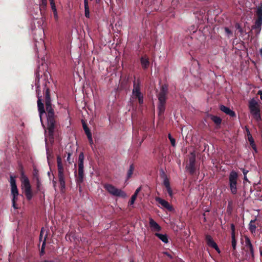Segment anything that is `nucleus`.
I'll list each match as a JSON object with an SVG mask.
<instances>
[{
  "label": "nucleus",
  "mask_w": 262,
  "mask_h": 262,
  "mask_svg": "<svg viewBox=\"0 0 262 262\" xmlns=\"http://www.w3.org/2000/svg\"><path fill=\"white\" fill-rule=\"evenodd\" d=\"M35 181H36L37 190L39 191L41 190V186L40 181L39 179H37V180H35Z\"/></svg>",
  "instance_id": "obj_34"
},
{
  "label": "nucleus",
  "mask_w": 262,
  "mask_h": 262,
  "mask_svg": "<svg viewBox=\"0 0 262 262\" xmlns=\"http://www.w3.org/2000/svg\"><path fill=\"white\" fill-rule=\"evenodd\" d=\"M96 1L97 3H99V2L100 1V0H96Z\"/></svg>",
  "instance_id": "obj_54"
},
{
  "label": "nucleus",
  "mask_w": 262,
  "mask_h": 262,
  "mask_svg": "<svg viewBox=\"0 0 262 262\" xmlns=\"http://www.w3.org/2000/svg\"><path fill=\"white\" fill-rule=\"evenodd\" d=\"M235 28L236 30H238L241 34L243 33V30L239 24H236L235 25Z\"/></svg>",
  "instance_id": "obj_38"
},
{
  "label": "nucleus",
  "mask_w": 262,
  "mask_h": 262,
  "mask_svg": "<svg viewBox=\"0 0 262 262\" xmlns=\"http://www.w3.org/2000/svg\"><path fill=\"white\" fill-rule=\"evenodd\" d=\"M104 187L110 194L114 196L123 198L126 196V194L123 191L116 188L112 184H106Z\"/></svg>",
  "instance_id": "obj_8"
},
{
  "label": "nucleus",
  "mask_w": 262,
  "mask_h": 262,
  "mask_svg": "<svg viewBox=\"0 0 262 262\" xmlns=\"http://www.w3.org/2000/svg\"><path fill=\"white\" fill-rule=\"evenodd\" d=\"M186 168L190 174L193 175L195 173L196 168L195 157L194 155L189 158V163L186 166Z\"/></svg>",
  "instance_id": "obj_11"
},
{
  "label": "nucleus",
  "mask_w": 262,
  "mask_h": 262,
  "mask_svg": "<svg viewBox=\"0 0 262 262\" xmlns=\"http://www.w3.org/2000/svg\"><path fill=\"white\" fill-rule=\"evenodd\" d=\"M257 94H258V95H260V98L261 100H262V91H259L258 92Z\"/></svg>",
  "instance_id": "obj_47"
},
{
  "label": "nucleus",
  "mask_w": 262,
  "mask_h": 262,
  "mask_svg": "<svg viewBox=\"0 0 262 262\" xmlns=\"http://www.w3.org/2000/svg\"><path fill=\"white\" fill-rule=\"evenodd\" d=\"M49 1H50V3H54V0H49Z\"/></svg>",
  "instance_id": "obj_52"
},
{
  "label": "nucleus",
  "mask_w": 262,
  "mask_h": 262,
  "mask_svg": "<svg viewBox=\"0 0 262 262\" xmlns=\"http://www.w3.org/2000/svg\"><path fill=\"white\" fill-rule=\"evenodd\" d=\"M12 195H13V198L12 199L13 207H14V208L17 209V207L16 206V202L17 201L18 194H16V195L12 194Z\"/></svg>",
  "instance_id": "obj_29"
},
{
  "label": "nucleus",
  "mask_w": 262,
  "mask_h": 262,
  "mask_svg": "<svg viewBox=\"0 0 262 262\" xmlns=\"http://www.w3.org/2000/svg\"><path fill=\"white\" fill-rule=\"evenodd\" d=\"M10 184L11 187V194L14 195L18 194V190L16 184L15 177L12 176L10 177Z\"/></svg>",
  "instance_id": "obj_16"
},
{
  "label": "nucleus",
  "mask_w": 262,
  "mask_h": 262,
  "mask_svg": "<svg viewBox=\"0 0 262 262\" xmlns=\"http://www.w3.org/2000/svg\"><path fill=\"white\" fill-rule=\"evenodd\" d=\"M241 170L242 171L244 176H246L247 173L249 172L248 170H246L245 168H241Z\"/></svg>",
  "instance_id": "obj_44"
},
{
  "label": "nucleus",
  "mask_w": 262,
  "mask_h": 262,
  "mask_svg": "<svg viewBox=\"0 0 262 262\" xmlns=\"http://www.w3.org/2000/svg\"><path fill=\"white\" fill-rule=\"evenodd\" d=\"M163 184L166 188L170 187V183L168 179L167 178H165L163 181Z\"/></svg>",
  "instance_id": "obj_36"
},
{
  "label": "nucleus",
  "mask_w": 262,
  "mask_h": 262,
  "mask_svg": "<svg viewBox=\"0 0 262 262\" xmlns=\"http://www.w3.org/2000/svg\"><path fill=\"white\" fill-rule=\"evenodd\" d=\"M84 15L86 18L90 17V10L88 4V0H84Z\"/></svg>",
  "instance_id": "obj_25"
},
{
  "label": "nucleus",
  "mask_w": 262,
  "mask_h": 262,
  "mask_svg": "<svg viewBox=\"0 0 262 262\" xmlns=\"http://www.w3.org/2000/svg\"><path fill=\"white\" fill-rule=\"evenodd\" d=\"M166 189V190H167V193H168L169 195L170 196V197H172V189L170 187H169Z\"/></svg>",
  "instance_id": "obj_39"
},
{
  "label": "nucleus",
  "mask_w": 262,
  "mask_h": 262,
  "mask_svg": "<svg viewBox=\"0 0 262 262\" xmlns=\"http://www.w3.org/2000/svg\"><path fill=\"white\" fill-rule=\"evenodd\" d=\"M244 238L245 244L244 250L246 252L245 259L247 260H253L254 259V247L248 236L245 235Z\"/></svg>",
  "instance_id": "obj_4"
},
{
  "label": "nucleus",
  "mask_w": 262,
  "mask_h": 262,
  "mask_svg": "<svg viewBox=\"0 0 262 262\" xmlns=\"http://www.w3.org/2000/svg\"><path fill=\"white\" fill-rule=\"evenodd\" d=\"M141 189H142L141 186H140V187H139V188H138L136 190V191H135V193H134V194H135V195H136V196H137V195H138V193H139V192L141 190Z\"/></svg>",
  "instance_id": "obj_42"
},
{
  "label": "nucleus",
  "mask_w": 262,
  "mask_h": 262,
  "mask_svg": "<svg viewBox=\"0 0 262 262\" xmlns=\"http://www.w3.org/2000/svg\"><path fill=\"white\" fill-rule=\"evenodd\" d=\"M76 184H77V186L78 188L79 191L80 192H81V183H76Z\"/></svg>",
  "instance_id": "obj_46"
},
{
  "label": "nucleus",
  "mask_w": 262,
  "mask_h": 262,
  "mask_svg": "<svg viewBox=\"0 0 262 262\" xmlns=\"http://www.w3.org/2000/svg\"><path fill=\"white\" fill-rule=\"evenodd\" d=\"M158 98L159 100V104L158 106V109L159 111V114L162 115L164 113L165 110V102H166V98Z\"/></svg>",
  "instance_id": "obj_14"
},
{
  "label": "nucleus",
  "mask_w": 262,
  "mask_h": 262,
  "mask_svg": "<svg viewBox=\"0 0 262 262\" xmlns=\"http://www.w3.org/2000/svg\"><path fill=\"white\" fill-rule=\"evenodd\" d=\"M137 196H136V195L135 194H133L132 197H131V199L130 200V201H129V205H132L134 204L135 203V201H136V199H137Z\"/></svg>",
  "instance_id": "obj_35"
},
{
  "label": "nucleus",
  "mask_w": 262,
  "mask_h": 262,
  "mask_svg": "<svg viewBox=\"0 0 262 262\" xmlns=\"http://www.w3.org/2000/svg\"><path fill=\"white\" fill-rule=\"evenodd\" d=\"M256 221V219H255L254 220H251L249 224V230L250 231V232L252 234L255 233L256 229V226L254 224V223Z\"/></svg>",
  "instance_id": "obj_22"
},
{
  "label": "nucleus",
  "mask_w": 262,
  "mask_h": 262,
  "mask_svg": "<svg viewBox=\"0 0 262 262\" xmlns=\"http://www.w3.org/2000/svg\"><path fill=\"white\" fill-rule=\"evenodd\" d=\"M149 225L151 228L157 231H159L161 230V227L152 219L149 220Z\"/></svg>",
  "instance_id": "obj_21"
},
{
  "label": "nucleus",
  "mask_w": 262,
  "mask_h": 262,
  "mask_svg": "<svg viewBox=\"0 0 262 262\" xmlns=\"http://www.w3.org/2000/svg\"><path fill=\"white\" fill-rule=\"evenodd\" d=\"M168 138L170 141L171 144L173 147L176 146V140L175 139L171 136L170 134L168 135Z\"/></svg>",
  "instance_id": "obj_33"
},
{
  "label": "nucleus",
  "mask_w": 262,
  "mask_h": 262,
  "mask_svg": "<svg viewBox=\"0 0 262 262\" xmlns=\"http://www.w3.org/2000/svg\"><path fill=\"white\" fill-rule=\"evenodd\" d=\"M58 177L60 184L61 191H63L66 188L65 177L64 174V168L62 164V159L60 156L57 157Z\"/></svg>",
  "instance_id": "obj_3"
},
{
  "label": "nucleus",
  "mask_w": 262,
  "mask_h": 262,
  "mask_svg": "<svg viewBox=\"0 0 262 262\" xmlns=\"http://www.w3.org/2000/svg\"><path fill=\"white\" fill-rule=\"evenodd\" d=\"M210 119L214 122L215 124V128L216 129H219L221 127V124L222 122V119L217 116H214L213 115H210L209 116Z\"/></svg>",
  "instance_id": "obj_18"
},
{
  "label": "nucleus",
  "mask_w": 262,
  "mask_h": 262,
  "mask_svg": "<svg viewBox=\"0 0 262 262\" xmlns=\"http://www.w3.org/2000/svg\"><path fill=\"white\" fill-rule=\"evenodd\" d=\"M244 180L245 181H247V182L248 181V180L247 177L246 176H244Z\"/></svg>",
  "instance_id": "obj_48"
},
{
  "label": "nucleus",
  "mask_w": 262,
  "mask_h": 262,
  "mask_svg": "<svg viewBox=\"0 0 262 262\" xmlns=\"http://www.w3.org/2000/svg\"><path fill=\"white\" fill-rule=\"evenodd\" d=\"M237 173L234 170L231 171L229 176V181L230 189L233 194L237 193Z\"/></svg>",
  "instance_id": "obj_7"
},
{
  "label": "nucleus",
  "mask_w": 262,
  "mask_h": 262,
  "mask_svg": "<svg viewBox=\"0 0 262 262\" xmlns=\"http://www.w3.org/2000/svg\"><path fill=\"white\" fill-rule=\"evenodd\" d=\"M71 154L70 152H68V156L67 158V161L69 162V164H72L73 161H71L70 157L71 156Z\"/></svg>",
  "instance_id": "obj_40"
},
{
  "label": "nucleus",
  "mask_w": 262,
  "mask_h": 262,
  "mask_svg": "<svg viewBox=\"0 0 262 262\" xmlns=\"http://www.w3.org/2000/svg\"><path fill=\"white\" fill-rule=\"evenodd\" d=\"M23 185L24 187V193L28 201H30L33 197V193L31 191V187L30 182L28 178L25 177L23 182Z\"/></svg>",
  "instance_id": "obj_10"
},
{
  "label": "nucleus",
  "mask_w": 262,
  "mask_h": 262,
  "mask_svg": "<svg viewBox=\"0 0 262 262\" xmlns=\"http://www.w3.org/2000/svg\"><path fill=\"white\" fill-rule=\"evenodd\" d=\"M81 122H82L83 130H84V133L86 134L87 137L92 136L91 130L89 129V128L87 126V125H86V123L84 122V121L83 120H82Z\"/></svg>",
  "instance_id": "obj_23"
},
{
  "label": "nucleus",
  "mask_w": 262,
  "mask_h": 262,
  "mask_svg": "<svg viewBox=\"0 0 262 262\" xmlns=\"http://www.w3.org/2000/svg\"><path fill=\"white\" fill-rule=\"evenodd\" d=\"M46 91L45 92V102L46 109L44 104L42 102L41 96L37 94V108L39 113V117L41 121H42V116L46 114L47 118V129L48 130V136L50 138H54V133L56 127L57 116L55 114V111L51 103V99L50 95V90L48 88H46L45 85Z\"/></svg>",
  "instance_id": "obj_1"
},
{
  "label": "nucleus",
  "mask_w": 262,
  "mask_h": 262,
  "mask_svg": "<svg viewBox=\"0 0 262 262\" xmlns=\"http://www.w3.org/2000/svg\"><path fill=\"white\" fill-rule=\"evenodd\" d=\"M249 108L250 113L253 116V118L257 121L259 122L261 120L260 115V110L258 107V103L254 99H252L249 102Z\"/></svg>",
  "instance_id": "obj_6"
},
{
  "label": "nucleus",
  "mask_w": 262,
  "mask_h": 262,
  "mask_svg": "<svg viewBox=\"0 0 262 262\" xmlns=\"http://www.w3.org/2000/svg\"><path fill=\"white\" fill-rule=\"evenodd\" d=\"M260 254L262 256V251L261 250L260 251Z\"/></svg>",
  "instance_id": "obj_53"
},
{
  "label": "nucleus",
  "mask_w": 262,
  "mask_h": 262,
  "mask_svg": "<svg viewBox=\"0 0 262 262\" xmlns=\"http://www.w3.org/2000/svg\"><path fill=\"white\" fill-rule=\"evenodd\" d=\"M257 18L256 19L255 24L252 27V29H255L256 34H258L261 30L262 25V7H258L256 11Z\"/></svg>",
  "instance_id": "obj_9"
},
{
  "label": "nucleus",
  "mask_w": 262,
  "mask_h": 262,
  "mask_svg": "<svg viewBox=\"0 0 262 262\" xmlns=\"http://www.w3.org/2000/svg\"><path fill=\"white\" fill-rule=\"evenodd\" d=\"M155 236L158 237L160 240H161L163 243L167 244L168 243V239L167 236L166 234H162L159 233H156Z\"/></svg>",
  "instance_id": "obj_24"
},
{
  "label": "nucleus",
  "mask_w": 262,
  "mask_h": 262,
  "mask_svg": "<svg viewBox=\"0 0 262 262\" xmlns=\"http://www.w3.org/2000/svg\"><path fill=\"white\" fill-rule=\"evenodd\" d=\"M165 254L167 256H168L169 257H170V258H172V256H171V255L170 254H168L167 252H166Z\"/></svg>",
  "instance_id": "obj_49"
},
{
  "label": "nucleus",
  "mask_w": 262,
  "mask_h": 262,
  "mask_svg": "<svg viewBox=\"0 0 262 262\" xmlns=\"http://www.w3.org/2000/svg\"><path fill=\"white\" fill-rule=\"evenodd\" d=\"M142 67L143 69H147L149 66V61L148 57L146 56H142L140 58Z\"/></svg>",
  "instance_id": "obj_20"
},
{
  "label": "nucleus",
  "mask_w": 262,
  "mask_h": 262,
  "mask_svg": "<svg viewBox=\"0 0 262 262\" xmlns=\"http://www.w3.org/2000/svg\"><path fill=\"white\" fill-rule=\"evenodd\" d=\"M205 241L209 247L214 249L219 253H220L221 251L219 248L216 243L213 241L211 235L208 234L206 235Z\"/></svg>",
  "instance_id": "obj_12"
},
{
  "label": "nucleus",
  "mask_w": 262,
  "mask_h": 262,
  "mask_svg": "<svg viewBox=\"0 0 262 262\" xmlns=\"http://www.w3.org/2000/svg\"><path fill=\"white\" fill-rule=\"evenodd\" d=\"M52 9L54 12V16L55 17L57 16V10L56 8V6L55 3H50Z\"/></svg>",
  "instance_id": "obj_32"
},
{
  "label": "nucleus",
  "mask_w": 262,
  "mask_h": 262,
  "mask_svg": "<svg viewBox=\"0 0 262 262\" xmlns=\"http://www.w3.org/2000/svg\"><path fill=\"white\" fill-rule=\"evenodd\" d=\"M156 202L160 204L162 207L166 209L169 211H172L174 209L172 205H171L167 201L163 200L159 197H156L155 199Z\"/></svg>",
  "instance_id": "obj_13"
},
{
  "label": "nucleus",
  "mask_w": 262,
  "mask_h": 262,
  "mask_svg": "<svg viewBox=\"0 0 262 262\" xmlns=\"http://www.w3.org/2000/svg\"><path fill=\"white\" fill-rule=\"evenodd\" d=\"M168 91V85L166 84H163L161 88L160 92L158 95V97L166 98Z\"/></svg>",
  "instance_id": "obj_19"
},
{
  "label": "nucleus",
  "mask_w": 262,
  "mask_h": 262,
  "mask_svg": "<svg viewBox=\"0 0 262 262\" xmlns=\"http://www.w3.org/2000/svg\"><path fill=\"white\" fill-rule=\"evenodd\" d=\"M246 132L247 134V138L249 142L250 145L252 148V149L254 150L255 153L257 152V150L256 148V145L254 143V139L251 135V134L250 133V131L248 128H246Z\"/></svg>",
  "instance_id": "obj_15"
},
{
  "label": "nucleus",
  "mask_w": 262,
  "mask_h": 262,
  "mask_svg": "<svg viewBox=\"0 0 262 262\" xmlns=\"http://www.w3.org/2000/svg\"><path fill=\"white\" fill-rule=\"evenodd\" d=\"M84 155L83 152L80 153L78 157V174H76V171H75V176L76 177V183H82L84 179Z\"/></svg>",
  "instance_id": "obj_5"
},
{
  "label": "nucleus",
  "mask_w": 262,
  "mask_h": 262,
  "mask_svg": "<svg viewBox=\"0 0 262 262\" xmlns=\"http://www.w3.org/2000/svg\"><path fill=\"white\" fill-rule=\"evenodd\" d=\"M260 55L262 56V48L260 49Z\"/></svg>",
  "instance_id": "obj_51"
},
{
  "label": "nucleus",
  "mask_w": 262,
  "mask_h": 262,
  "mask_svg": "<svg viewBox=\"0 0 262 262\" xmlns=\"http://www.w3.org/2000/svg\"><path fill=\"white\" fill-rule=\"evenodd\" d=\"M225 30L226 33L228 34H231L232 33V31L228 28L226 27Z\"/></svg>",
  "instance_id": "obj_43"
},
{
  "label": "nucleus",
  "mask_w": 262,
  "mask_h": 262,
  "mask_svg": "<svg viewBox=\"0 0 262 262\" xmlns=\"http://www.w3.org/2000/svg\"><path fill=\"white\" fill-rule=\"evenodd\" d=\"M133 98L137 99L140 105L144 103L143 95L141 92V81L139 78L135 79L133 81V89L132 91Z\"/></svg>",
  "instance_id": "obj_2"
},
{
  "label": "nucleus",
  "mask_w": 262,
  "mask_h": 262,
  "mask_svg": "<svg viewBox=\"0 0 262 262\" xmlns=\"http://www.w3.org/2000/svg\"><path fill=\"white\" fill-rule=\"evenodd\" d=\"M43 262H54L53 260H44Z\"/></svg>",
  "instance_id": "obj_50"
},
{
  "label": "nucleus",
  "mask_w": 262,
  "mask_h": 262,
  "mask_svg": "<svg viewBox=\"0 0 262 262\" xmlns=\"http://www.w3.org/2000/svg\"><path fill=\"white\" fill-rule=\"evenodd\" d=\"M36 92H37V94H38V93H39V92H38V91H36Z\"/></svg>",
  "instance_id": "obj_56"
},
{
  "label": "nucleus",
  "mask_w": 262,
  "mask_h": 262,
  "mask_svg": "<svg viewBox=\"0 0 262 262\" xmlns=\"http://www.w3.org/2000/svg\"><path fill=\"white\" fill-rule=\"evenodd\" d=\"M231 236L235 235V227L234 224H231Z\"/></svg>",
  "instance_id": "obj_37"
},
{
  "label": "nucleus",
  "mask_w": 262,
  "mask_h": 262,
  "mask_svg": "<svg viewBox=\"0 0 262 262\" xmlns=\"http://www.w3.org/2000/svg\"><path fill=\"white\" fill-rule=\"evenodd\" d=\"M47 238V235H46V236L44 238V240L43 241L42 246H41V250L39 252V255L40 256H43L45 253V247H46V244Z\"/></svg>",
  "instance_id": "obj_26"
},
{
  "label": "nucleus",
  "mask_w": 262,
  "mask_h": 262,
  "mask_svg": "<svg viewBox=\"0 0 262 262\" xmlns=\"http://www.w3.org/2000/svg\"><path fill=\"white\" fill-rule=\"evenodd\" d=\"M43 233V228H42L39 234V240H41Z\"/></svg>",
  "instance_id": "obj_45"
},
{
  "label": "nucleus",
  "mask_w": 262,
  "mask_h": 262,
  "mask_svg": "<svg viewBox=\"0 0 262 262\" xmlns=\"http://www.w3.org/2000/svg\"><path fill=\"white\" fill-rule=\"evenodd\" d=\"M220 109L221 111L225 113L226 114L229 115L230 117H234L236 116V114L234 111L231 110L229 107L224 105H221L220 106Z\"/></svg>",
  "instance_id": "obj_17"
},
{
  "label": "nucleus",
  "mask_w": 262,
  "mask_h": 262,
  "mask_svg": "<svg viewBox=\"0 0 262 262\" xmlns=\"http://www.w3.org/2000/svg\"><path fill=\"white\" fill-rule=\"evenodd\" d=\"M130 262H134V261L133 260H131Z\"/></svg>",
  "instance_id": "obj_55"
},
{
  "label": "nucleus",
  "mask_w": 262,
  "mask_h": 262,
  "mask_svg": "<svg viewBox=\"0 0 262 262\" xmlns=\"http://www.w3.org/2000/svg\"><path fill=\"white\" fill-rule=\"evenodd\" d=\"M232 238V246L233 248V252L236 251V241L235 239V235L231 236Z\"/></svg>",
  "instance_id": "obj_30"
},
{
  "label": "nucleus",
  "mask_w": 262,
  "mask_h": 262,
  "mask_svg": "<svg viewBox=\"0 0 262 262\" xmlns=\"http://www.w3.org/2000/svg\"><path fill=\"white\" fill-rule=\"evenodd\" d=\"M40 10L41 12L42 10H44L46 9L47 6V0H40Z\"/></svg>",
  "instance_id": "obj_28"
},
{
  "label": "nucleus",
  "mask_w": 262,
  "mask_h": 262,
  "mask_svg": "<svg viewBox=\"0 0 262 262\" xmlns=\"http://www.w3.org/2000/svg\"><path fill=\"white\" fill-rule=\"evenodd\" d=\"M33 176L34 179L35 180H36L37 179H39L38 170L36 169V168H33Z\"/></svg>",
  "instance_id": "obj_31"
},
{
  "label": "nucleus",
  "mask_w": 262,
  "mask_h": 262,
  "mask_svg": "<svg viewBox=\"0 0 262 262\" xmlns=\"http://www.w3.org/2000/svg\"><path fill=\"white\" fill-rule=\"evenodd\" d=\"M88 140H89V143L91 145V146L92 147L93 145V138H92V136H89V137H88Z\"/></svg>",
  "instance_id": "obj_41"
},
{
  "label": "nucleus",
  "mask_w": 262,
  "mask_h": 262,
  "mask_svg": "<svg viewBox=\"0 0 262 262\" xmlns=\"http://www.w3.org/2000/svg\"><path fill=\"white\" fill-rule=\"evenodd\" d=\"M135 167L133 164H131L129 166V168L127 172V179H129L132 176Z\"/></svg>",
  "instance_id": "obj_27"
}]
</instances>
